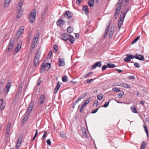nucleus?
Returning a JSON list of instances; mask_svg holds the SVG:
<instances>
[{
	"label": "nucleus",
	"instance_id": "1",
	"mask_svg": "<svg viewBox=\"0 0 149 149\" xmlns=\"http://www.w3.org/2000/svg\"><path fill=\"white\" fill-rule=\"evenodd\" d=\"M36 11L35 10H33L29 14L28 19L29 22L32 23L35 21L36 16Z\"/></svg>",
	"mask_w": 149,
	"mask_h": 149
},
{
	"label": "nucleus",
	"instance_id": "2",
	"mask_svg": "<svg viewBox=\"0 0 149 149\" xmlns=\"http://www.w3.org/2000/svg\"><path fill=\"white\" fill-rule=\"evenodd\" d=\"M40 56V52L38 50L36 52L34 60V64L35 66L38 65L39 62Z\"/></svg>",
	"mask_w": 149,
	"mask_h": 149
},
{
	"label": "nucleus",
	"instance_id": "3",
	"mask_svg": "<svg viewBox=\"0 0 149 149\" xmlns=\"http://www.w3.org/2000/svg\"><path fill=\"white\" fill-rule=\"evenodd\" d=\"M70 36H72V35L64 33L60 35V38L61 39L65 41L69 40L70 37Z\"/></svg>",
	"mask_w": 149,
	"mask_h": 149
},
{
	"label": "nucleus",
	"instance_id": "4",
	"mask_svg": "<svg viewBox=\"0 0 149 149\" xmlns=\"http://www.w3.org/2000/svg\"><path fill=\"white\" fill-rule=\"evenodd\" d=\"M24 29V27L23 26L20 27L17 33L16 36L17 38H19L21 35L23 33Z\"/></svg>",
	"mask_w": 149,
	"mask_h": 149
},
{
	"label": "nucleus",
	"instance_id": "5",
	"mask_svg": "<svg viewBox=\"0 0 149 149\" xmlns=\"http://www.w3.org/2000/svg\"><path fill=\"white\" fill-rule=\"evenodd\" d=\"M22 7H17V17L20 18L22 15L23 13V10L21 9Z\"/></svg>",
	"mask_w": 149,
	"mask_h": 149
},
{
	"label": "nucleus",
	"instance_id": "6",
	"mask_svg": "<svg viewBox=\"0 0 149 149\" xmlns=\"http://www.w3.org/2000/svg\"><path fill=\"white\" fill-rule=\"evenodd\" d=\"M22 7H17V17L20 18L22 15L23 13V10L21 9Z\"/></svg>",
	"mask_w": 149,
	"mask_h": 149
},
{
	"label": "nucleus",
	"instance_id": "7",
	"mask_svg": "<svg viewBox=\"0 0 149 149\" xmlns=\"http://www.w3.org/2000/svg\"><path fill=\"white\" fill-rule=\"evenodd\" d=\"M11 86V83H8L6 85V86L5 87L4 91V93H6V94H7L10 90V88Z\"/></svg>",
	"mask_w": 149,
	"mask_h": 149
},
{
	"label": "nucleus",
	"instance_id": "8",
	"mask_svg": "<svg viewBox=\"0 0 149 149\" xmlns=\"http://www.w3.org/2000/svg\"><path fill=\"white\" fill-rule=\"evenodd\" d=\"M14 38H11V40L9 43V46L8 48V50L11 49L13 47V46L14 44Z\"/></svg>",
	"mask_w": 149,
	"mask_h": 149
},
{
	"label": "nucleus",
	"instance_id": "9",
	"mask_svg": "<svg viewBox=\"0 0 149 149\" xmlns=\"http://www.w3.org/2000/svg\"><path fill=\"white\" fill-rule=\"evenodd\" d=\"M134 58L140 61H143L144 60V56L141 54H136L134 56Z\"/></svg>",
	"mask_w": 149,
	"mask_h": 149
},
{
	"label": "nucleus",
	"instance_id": "10",
	"mask_svg": "<svg viewBox=\"0 0 149 149\" xmlns=\"http://www.w3.org/2000/svg\"><path fill=\"white\" fill-rule=\"evenodd\" d=\"M33 107V104L31 102L27 108V114H30Z\"/></svg>",
	"mask_w": 149,
	"mask_h": 149
},
{
	"label": "nucleus",
	"instance_id": "11",
	"mask_svg": "<svg viewBox=\"0 0 149 149\" xmlns=\"http://www.w3.org/2000/svg\"><path fill=\"white\" fill-rule=\"evenodd\" d=\"M73 14L69 11H67L64 15L65 17L67 18H69L72 17Z\"/></svg>",
	"mask_w": 149,
	"mask_h": 149
},
{
	"label": "nucleus",
	"instance_id": "12",
	"mask_svg": "<svg viewBox=\"0 0 149 149\" xmlns=\"http://www.w3.org/2000/svg\"><path fill=\"white\" fill-rule=\"evenodd\" d=\"M46 98L45 97L43 94L41 95L38 100L40 104H42L45 101Z\"/></svg>",
	"mask_w": 149,
	"mask_h": 149
},
{
	"label": "nucleus",
	"instance_id": "13",
	"mask_svg": "<svg viewBox=\"0 0 149 149\" xmlns=\"http://www.w3.org/2000/svg\"><path fill=\"white\" fill-rule=\"evenodd\" d=\"M6 105L5 102H3V99L0 100V109L1 111H2L4 109Z\"/></svg>",
	"mask_w": 149,
	"mask_h": 149
},
{
	"label": "nucleus",
	"instance_id": "14",
	"mask_svg": "<svg viewBox=\"0 0 149 149\" xmlns=\"http://www.w3.org/2000/svg\"><path fill=\"white\" fill-rule=\"evenodd\" d=\"M102 65V63L101 62H98L94 64H93L92 67V69H95L97 67H100Z\"/></svg>",
	"mask_w": 149,
	"mask_h": 149
},
{
	"label": "nucleus",
	"instance_id": "15",
	"mask_svg": "<svg viewBox=\"0 0 149 149\" xmlns=\"http://www.w3.org/2000/svg\"><path fill=\"white\" fill-rule=\"evenodd\" d=\"M58 66L60 67L63 66L65 65L64 59L63 58H59Z\"/></svg>",
	"mask_w": 149,
	"mask_h": 149
},
{
	"label": "nucleus",
	"instance_id": "16",
	"mask_svg": "<svg viewBox=\"0 0 149 149\" xmlns=\"http://www.w3.org/2000/svg\"><path fill=\"white\" fill-rule=\"evenodd\" d=\"M123 0H118V3L116 4V8L121 10V8L122 3Z\"/></svg>",
	"mask_w": 149,
	"mask_h": 149
},
{
	"label": "nucleus",
	"instance_id": "17",
	"mask_svg": "<svg viewBox=\"0 0 149 149\" xmlns=\"http://www.w3.org/2000/svg\"><path fill=\"white\" fill-rule=\"evenodd\" d=\"M64 24V21L61 19H59L56 22L57 25L59 26H61Z\"/></svg>",
	"mask_w": 149,
	"mask_h": 149
},
{
	"label": "nucleus",
	"instance_id": "18",
	"mask_svg": "<svg viewBox=\"0 0 149 149\" xmlns=\"http://www.w3.org/2000/svg\"><path fill=\"white\" fill-rule=\"evenodd\" d=\"M82 11L85 12V14L87 15L89 13L88 6L87 5L84 6L82 9Z\"/></svg>",
	"mask_w": 149,
	"mask_h": 149
},
{
	"label": "nucleus",
	"instance_id": "19",
	"mask_svg": "<svg viewBox=\"0 0 149 149\" xmlns=\"http://www.w3.org/2000/svg\"><path fill=\"white\" fill-rule=\"evenodd\" d=\"M60 86H61V85H60V82H58L56 86V87H55V88L54 90V93L56 94L57 93L59 89Z\"/></svg>",
	"mask_w": 149,
	"mask_h": 149
},
{
	"label": "nucleus",
	"instance_id": "20",
	"mask_svg": "<svg viewBox=\"0 0 149 149\" xmlns=\"http://www.w3.org/2000/svg\"><path fill=\"white\" fill-rule=\"evenodd\" d=\"M119 86H122L124 88H131V87L129 85L127 84L123 83H120V85H119Z\"/></svg>",
	"mask_w": 149,
	"mask_h": 149
},
{
	"label": "nucleus",
	"instance_id": "21",
	"mask_svg": "<svg viewBox=\"0 0 149 149\" xmlns=\"http://www.w3.org/2000/svg\"><path fill=\"white\" fill-rule=\"evenodd\" d=\"M114 31V27L113 26H111L110 29V32H109V38H111L112 37Z\"/></svg>",
	"mask_w": 149,
	"mask_h": 149
},
{
	"label": "nucleus",
	"instance_id": "22",
	"mask_svg": "<svg viewBox=\"0 0 149 149\" xmlns=\"http://www.w3.org/2000/svg\"><path fill=\"white\" fill-rule=\"evenodd\" d=\"M87 95L86 93H85L84 94H82L76 100V102H78L81 99L84 98Z\"/></svg>",
	"mask_w": 149,
	"mask_h": 149
},
{
	"label": "nucleus",
	"instance_id": "23",
	"mask_svg": "<svg viewBox=\"0 0 149 149\" xmlns=\"http://www.w3.org/2000/svg\"><path fill=\"white\" fill-rule=\"evenodd\" d=\"M45 64H44V63L43 62L42 63L41 65V67L40 69V73H42L44 72L45 71V68L44 66Z\"/></svg>",
	"mask_w": 149,
	"mask_h": 149
},
{
	"label": "nucleus",
	"instance_id": "24",
	"mask_svg": "<svg viewBox=\"0 0 149 149\" xmlns=\"http://www.w3.org/2000/svg\"><path fill=\"white\" fill-rule=\"evenodd\" d=\"M94 0H89L88 3V5L90 7H93L94 6Z\"/></svg>",
	"mask_w": 149,
	"mask_h": 149
},
{
	"label": "nucleus",
	"instance_id": "25",
	"mask_svg": "<svg viewBox=\"0 0 149 149\" xmlns=\"http://www.w3.org/2000/svg\"><path fill=\"white\" fill-rule=\"evenodd\" d=\"M44 64L45 66V68H46V70L47 71H48L50 68L51 67V64L50 63H47L46 64L45 63H44Z\"/></svg>",
	"mask_w": 149,
	"mask_h": 149
},
{
	"label": "nucleus",
	"instance_id": "26",
	"mask_svg": "<svg viewBox=\"0 0 149 149\" xmlns=\"http://www.w3.org/2000/svg\"><path fill=\"white\" fill-rule=\"evenodd\" d=\"M21 47V45L20 44H18L16 46L15 49V51L17 53L20 50Z\"/></svg>",
	"mask_w": 149,
	"mask_h": 149
},
{
	"label": "nucleus",
	"instance_id": "27",
	"mask_svg": "<svg viewBox=\"0 0 149 149\" xmlns=\"http://www.w3.org/2000/svg\"><path fill=\"white\" fill-rule=\"evenodd\" d=\"M120 10L116 8L115 13V18H117L119 14L120 13Z\"/></svg>",
	"mask_w": 149,
	"mask_h": 149
},
{
	"label": "nucleus",
	"instance_id": "28",
	"mask_svg": "<svg viewBox=\"0 0 149 149\" xmlns=\"http://www.w3.org/2000/svg\"><path fill=\"white\" fill-rule=\"evenodd\" d=\"M121 13H122V15H120V21L123 20L124 19V18L126 15V13H123V11H121Z\"/></svg>",
	"mask_w": 149,
	"mask_h": 149
},
{
	"label": "nucleus",
	"instance_id": "29",
	"mask_svg": "<svg viewBox=\"0 0 149 149\" xmlns=\"http://www.w3.org/2000/svg\"><path fill=\"white\" fill-rule=\"evenodd\" d=\"M29 114H27L23 118L22 122L23 123L25 122L27 120L29 117Z\"/></svg>",
	"mask_w": 149,
	"mask_h": 149
},
{
	"label": "nucleus",
	"instance_id": "30",
	"mask_svg": "<svg viewBox=\"0 0 149 149\" xmlns=\"http://www.w3.org/2000/svg\"><path fill=\"white\" fill-rule=\"evenodd\" d=\"M109 28L110 27L107 26V27L106 28L104 35V38H106L109 32Z\"/></svg>",
	"mask_w": 149,
	"mask_h": 149
},
{
	"label": "nucleus",
	"instance_id": "31",
	"mask_svg": "<svg viewBox=\"0 0 149 149\" xmlns=\"http://www.w3.org/2000/svg\"><path fill=\"white\" fill-rule=\"evenodd\" d=\"M10 2V0H6L4 3V6L6 7L9 5Z\"/></svg>",
	"mask_w": 149,
	"mask_h": 149
},
{
	"label": "nucleus",
	"instance_id": "32",
	"mask_svg": "<svg viewBox=\"0 0 149 149\" xmlns=\"http://www.w3.org/2000/svg\"><path fill=\"white\" fill-rule=\"evenodd\" d=\"M69 40V41L71 44H73L75 40L74 38L72 36H70Z\"/></svg>",
	"mask_w": 149,
	"mask_h": 149
},
{
	"label": "nucleus",
	"instance_id": "33",
	"mask_svg": "<svg viewBox=\"0 0 149 149\" xmlns=\"http://www.w3.org/2000/svg\"><path fill=\"white\" fill-rule=\"evenodd\" d=\"M146 146L145 142L144 141H143L141 144V149H145Z\"/></svg>",
	"mask_w": 149,
	"mask_h": 149
},
{
	"label": "nucleus",
	"instance_id": "34",
	"mask_svg": "<svg viewBox=\"0 0 149 149\" xmlns=\"http://www.w3.org/2000/svg\"><path fill=\"white\" fill-rule=\"evenodd\" d=\"M107 65L109 68H113L115 67V65L114 64L111 63H108Z\"/></svg>",
	"mask_w": 149,
	"mask_h": 149
},
{
	"label": "nucleus",
	"instance_id": "35",
	"mask_svg": "<svg viewBox=\"0 0 149 149\" xmlns=\"http://www.w3.org/2000/svg\"><path fill=\"white\" fill-rule=\"evenodd\" d=\"M73 28L71 26L69 27L67 29V32L69 33H71L73 31Z\"/></svg>",
	"mask_w": 149,
	"mask_h": 149
},
{
	"label": "nucleus",
	"instance_id": "36",
	"mask_svg": "<svg viewBox=\"0 0 149 149\" xmlns=\"http://www.w3.org/2000/svg\"><path fill=\"white\" fill-rule=\"evenodd\" d=\"M22 140L21 139L19 138L18 139L17 144V147H19L20 146L22 142Z\"/></svg>",
	"mask_w": 149,
	"mask_h": 149
},
{
	"label": "nucleus",
	"instance_id": "37",
	"mask_svg": "<svg viewBox=\"0 0 149 149\" xmlns=\"http://www.w3.org/2000/svg\"><path fill=\"white\" fill-rule=\"evenodd\" d=\"M123 20L120 21V19H119V20L118 22V26L119 29H120L121 27L123 24Z\"/></svg>",
	"mask_w": 149,
	"mask_h": 149
},
{
	"label": "nucleus",
	"instance_id": "38",
	"mask_svg": "<svg viewBox=\"0 0 149 149\" xmlns=\"http://www.w3.org/2000/svg\"><path fill=\"white\" fill-rule=\"evenodd\" d=\"M126 57H125L124 59L125 61L127 62L130 61V58L129 56H128V54L126 55Z\"/></svg>",
	"mask_w": 149,
	"mask_h": 149
},
{
	"label": "nucleus",
	"instance_id": "39",
	"mask_svg": "<svg viewBox=\"0 0 149 149\" xmlns=\"http://www.w3.org/2000/svg\"><path fill=\"white\" fill-rule=\"evenodd\" d=\"M103 96L101 93L98 95L97 96V99L100 100H101L103 98Z\"/></svg>",
	"mask_w": 149,
	"mask_h": 149
},
{
	"label": "nucleus",
	"instance_id": "40",
	"mask_svg": "<svg viewBox=\"0 0 149 149\" xmlns=\"http://www.w3.org/2000/svg\"><path fill=\"white\" fill-rule=\"evenodd\" d=\"M23 4V1L22 0H20L19 2L17 7H22Z\"/></svg>",
	"mask_w": 149,
	"mask_h": 149
},
{
	"label": "nucleus",
	"instance_id": "41",
	"mask_svg": "<svg viewBox=\"0 0 149 149\" xmlns=\"http://www.w3.org/2000/svg\"><path fill=\"white\" fill-rule=\"evenodd\" d=\"M39 35L38 33H37L36 34L35 36H34V38L33 39H34V40H36L37 41L38 40L39 37Z\"/></svg>",
	"mask_w": 149,
	"mask_h": 149
},
{
	"label": "nucleus",
	"instance_id": "42",
	"mask_svg": "<svg viewBox=\"0 0 149 149\" xmlns=\"http://www.w3.org/2000/svg\"><path fill=\"white\" fill-rule=\"evenodd\" d=\"M124 95V92L123 91H122L119 94H118L117 97L118 98H120Z\"/></svg>",
	"mask_w": 149,
	"mask_h": 149
},
{
	"label": "nucleus",
	"instance_id": "43",
	"mask_svg": "<svg viewBox=\"0 0 149 149\" xmlns=\"http://www.w3.org/2000/svg\"><path fill=\"white\" fill-rule=\"evenodd\" d=\"M112 91L116 93H118L120 91V88H113L112 89Z\"/></svg>",
	"mask_w": 149,
	"mask_h": 149
},
{
	"label": "nucleus",
	"instance_id": "44",
	"mask_svg": "<svg viewBox=\"0 0 149 149\" xmlns=\"http://www.w3.org/2000/svg\"><path fill=\"white\" fill-rule=\"evenodd\" d=\"M131 111L135 113H137V110L135 107L134 106L132 107L131 108Z\"/></svg>",
	"mask_w": 149,
	"mask_h": 149
},
{
	"label": "nucleus",
	"instance_id": "45",
	"mask_svg": "<svg viewBox=\"0 0 149 149\" xmlns=\"http://www.w3.org/2000/svg\"><path fill=\"white\" fill-rule=\"evenodd\" d=\"M140 36H139L135 38L134 40L132 41V44H133L136 42L137 40H138L140 38Z\"/></svg>",
	"mask_w": 149,
	"mask_h": 149
},
{
	"label": "nucleus",
	"instance_id": "46",
	"mask_svg": "<svg viewBox=\"0 0 149 149\" xmlns=\"http://www.w3.org/2000/svg\"><path fill=\"white\" fill-rule=\"evenodd\" d=\"M10 139V136L5 135L4 140L5 141L7 142L9 141Z\"/></svg>",
	"mask_w": 149,
	"mask_h": 149
},
{
	"label": "nucleus",
	"instance_id": "47",
	"mask_svg": "<svg viewBox=\"0 0 149 149\" xmlns=\"http://www.w3.org/2000/svg\"><path fill=\"white\" fill-rule=\"evenodd\" d=\"M143 127L144 128L145 131L146 133L147 136H148V130L147 128L146 125L144 124L143 125Z\"/></svg>",
	"mask_w": 149,
	"mask_h": 149
},
{
	"label": "nucleus",
	"instance_id": "48",
	"mask_svg": "<svg viewBox=\"0 0 149 149\" xmlns=\"http://www.w3.org/2000/svg\"><path fill=\"white\" fill-rule=\"evenodd\" d=\"M62 80L63 82H66L68 81V77L67 76H64L62 77Z\"/></svg>",
	"mask_w": 149,
	"mask_h": 149
},
{
	"label": "nucleus",
	"instance_id": "49",
	"mask_svg": "<svg viewBox=\"0 0 149 149\" xmlns=\"http://www.w3.org/2000/svg\"><path fill=\"white\" fill-rule=\"evenodd\" d=\"M94 79H88L86 80L85 81L86 82V83H88V84H90L91 83L92 81H94Z\"/></svg>",
	"mask_w": 149,
	"mask_h": 149
},
{
	"label": "nucleus",
	"instance_id": "50",
	"mask_svg": "<svg viewBox=\"0 0 149 149\" xmlns=\"http://www.w3.org/2000/svg\"><path fill=\"white\" fill-rule=\"evenodd\" d=\"M54 49L56 52L58 49V46L57 45L55 44L53 46Z\"/></svg>",
	"mask_w": 149,
	"mask_h": 149
},
{
	"label": "nucleus",
	"instance_id": "51",
	"mask_svg": "<svg viewBox=\"0 0 149 149\" xmlns=\"http://www.w3.org/2000/svg\"><path fill=\"white\" fill-rule=\"evenodd\" d=\"M127 78L128 79H129L130 80H131L132 79H135V77L133 75H130V76H128L127 77Z\"/></svg>",
	"mask_w": 149,
	"mask_h": 149
},
{
	"label": "nucleus",
	"instance_id": "52",
	"mask_svg": "<svg viewBox=\"0 0 149 149\" xmlns=\"http://www.w3.org/2000/svg\"><path fill=\"white\" fill-rule=\"evenodd\" d=\"M60 135L63 138H65L66 137V135L64 133L61 132L60 133Z\"/></svg>",
	"mask_w": 149,
	"mask_h": 149
},
{
	"label": "nucleus",
	"instance_id": "53",
	"mask_svg": "<svg viewBox=\"0 0 149 149\" xmlns=\"http://www.w3.org/2000/svg\"><path fill=\"white\" fill-rule=\"evenodd\" d=\"M108 68L107 65H103L102 67V71H103L104 70Z\"/></svg>",
	"mask_w": 149,
	"mask_h": 149
},
{
	"label": "nucleus",
	"instance_id": "54",
	"mask_svg": "<svg viewBox=\"0 0 149 149\" xmlns=\"http://www.w3.org/2000/svg\"><path fill=\"white\" fill-rule=\"evenodd\" d=\"M109 102H108L105 103L102 106L103 107L106 108L107 107L109 104Z\"/></svg>",
	"mask_w": 149,
	"mask_h": 149
},
{
	"label": "nucleus",
	"instance_id": "55",
	"mask_svg": "<svg viewBox=\"0 0 149 149\" xmlns=\"http://www.w3.org/2000/svg\"><path fill=\"white\" fill-rule=\"evenodd\" d=\"M93 72H89V73H87V74H86L85 76H84V78H87L90 75L92 74V73H93Z\"/></svg>",
	"mask_w": 149,
	"mask_h": 149
},
{
	"label": "nucleus",
	"instance_id": "56",
	"mask_svg": "<svg viewBox=\"0 0 149 149\" xmlns=\"http://www.w3.org/2000/svg\"><path fill=\"white\" fill-rule=\"evenodd\" d=\"M134 66L136 68H139L140 67V65L139 63H134Z\"/></svg>",
	"mask_w": 149,
	"mask_h": 149
},
{
	"label": "nucleus",
	"instance_id": "57",
	"mask_svg": "<svg viewBox=\"0 0 149 149\" xmlns=\"http://www.w3.org/2000/svg\"><path fill=\"white\" fill-rule=\"evenodd\" d=\"M11 126V123H8L7 125L6 130H10V128Z\"/></svg>",
	"mask_w": 149,
	"mask_h": 149
},
{
	"label": "nucleus",
	"instance_id": "58",
	"mask_svg": "<svg viewBox=\"0 0 149 149\" xmlns=\"http://www.w3.org/2000/svg\"><path fill=\"white\" fill-rule=\"evenodd\" d=\"M99 108H97L94 110H92V111L91 112V113H95L98 110Z\"/></svg>",
	"mask_w": 149,
	"mask_h": 149
},
{
	"label": "nucleus",
	"instance_id": "59",
	"mask_svg": "<svg viewBox=\"0 0 149 149\" xmlns=\"http://www.w3.org/2000/svg\"><path fill=\"white\" fill-rule=\"evenodd\" d=\"M47 145H49V146H51V141L49 139H48L47 140Z\"/></svg>",
	"mask_w": 149,
	"mask_h": 149
},
{
	"label": "nucleus",
	"instance_id": "60",
	"mask_svg": "<svg viewBox=\"0 0 149 149\" xmlns=\"http://www.w3.org/2000/svg\"><path fill=\"white\" fill-rule=\"evenodd\" d=\"M82 1V0H77L76 1V4L77 5H79Z\"/></svg>",
	"mask_w": 149,
	"mask_h": 149
},
{
	"label": "nucleus",
	"instance_id": "61",
	"mask_svg": "<svg viewBox=\"0 0 149 149\" xmlns=\"http://www.w3.org/2000/svg\"><path fill=\"white\" fill-rule=\"evenodd\" d=\"M37 42V41L36 40H34L33 39L32 44L34 45V46H35Z\"/></svg>",
	"mask_w": 149,
	"mask_h": 149
},
{
	"label": "nucleus",
	"instance_id": "62",
	"mask_svg": "<svg viewBox=\"0 0 149 149\" xmlns=\"http://www.w3.org/2000/svg\"><path fill=\"white\" fill-rule=\"evenodd\" d=\"M128 56H129L130 60L131 59H133L134 58V56L131 54H128Z\"/></svg>",
	"mask_w": 149,
	"mask_h": 149
},
{
	"label": "nucleus",
	"instance_id": "63",
	"mask_svg": "<svg viewBox=\"0 0 149 149\" xmlns=\"http://www.w3.org/2000/svg\"><path fill=\"white\" fill-rule=\"evenodd\" d=\"M90 100H86L84 102V103H85L86 105L89 103Z\"/></svg>",
	"mask_w": 149,
	"mask_h": 149
},
{
	"label": "nucleus",
	"instance_id": "64",
	"mask_svg": "<svg viewBox=\"0 0 149 149\" xmlns=\"http://www.w3.org/2000/svg\"><path fill=\"white\" fill-rule=\"evenodd\" d=\"M83 134L84 135V136L85 137H87V133L86 131H84V132H82Z\"/></svg>",
	"mask_w": 149,
	"mask_h": 149
}]
</instances>
